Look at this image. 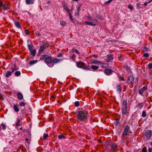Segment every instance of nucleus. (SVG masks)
<instances>
[{"instance_id": "f257e3e1", "label": "nucleus", "mask_w": 152, "mask_h": 152, "mask_svg": "<svg viewBox=\"0 0 152 152\" xmlns=\"http://www.w3.org/2000/svg\"><path fill=\"white\" fill-rule=\"evenodd\" d=\"M88 112L84 110H79L77 112V118L78 120L81 121H86L87 119Z\"/></svg>"}, {"instance_id": "f03ea898", "label": "nucleus", "mask_w": 152, "mask_h": 152, "mask_svg": "<svg viewBox=\"0 0 152 152\" xmlns=\"http://www.w3.org/2000/svg\"><path fill=\"white\" fill-rule=\"evenodd\" d=\"M117 147L118 145L116 143L112 142L108 145L106 148L112 152H115L116 151Z\"/></svg>"}, {"instance_id": "7ed1b4c3", "label": "nucleus", "mask_w": 152, "mask_h": 152, "mask_svg": "<svg viewBox=\"0 0 152 152\" xmlns=\"http://www.w3.org/2000/svg\"><path fill=\"white\" fill-rule=\"evenodd\" d=\"M139 94L142 96H145L147 97L148 95L147 86H144L140 89L139 91Z\"/></svg>"}, {"instance_id": "20e7f679", "label": "nucleus", "mask_w": 152, "mask_h": 152, "mask_svg": "<svg viewBox=\"0 0 152 152\" xmlns=\"http://www.w3.org/2000/svg\"><path fill=\"white\" fill-rule=\"evenodd\" d=\"M53 57L51 56H47L45 59V61L47 65L50 67H51L53 66L52 63Z\"/></svg>"}, {"instance_id": "39448f33", "label": "nucleus", "mask_w": 152, "mask_h": 152, "mask_svg": "<svg viewBox=\"0 0 152 152\" xmlns=\"http://www.w3.org/2000/svg\"><path fill=\"white\" fill-rule=\"evenodd\" d=\"M132 133L131 131L130 130L129 126L128 125H126L124 130V132L122 134L123 137L125 138L127 135H129V133Z\"/></svg>"}, {"instance_id": "423d86ee", "label": "nucleus", "mask_w": 152, "mask_h": 152, "mask_svg": "<svg viewBox=\"0 0 152 152\" xmlns=\"http://www.w3.org/2000/svg\"><path fill=\"white\" fill-rule=\"evenodd\" d=\"M76 64L77 67L79 68H83L85 69H89L88 67L85 66V64L81 61L77 62Z\"/></svg>"}, {"instance_id": "0eeeda50", "label": "nucleus", "mask_w": 152, "mask_h": 152, "mask_svg": "<svg viewBox=\"0 0 152 152\" xmlns=\"http://www.w3.org/2000/svg\"><path fill=\"white\" fill-rule=\"evenodd\" d=\"M152 135V132L150 130H147L145 133V136L147 140H149L151 138Z\"/></svg>"}, {"instance_id": "6e6552de", "label": "nucleus", "mask_w": 152, "mask_h": 152, "mask_svg": "<svg viewBox=\"0 0 152 152\" xmlns=\"http://www.w3.org/2000/svg\"><path fill=\"white\" fill-rule=\"evenodd\" d=\"M113 72V71L110 68H106L104 71V73L107 75H111Z\"/></svg>"}, {"instance_id": "1a4fd4ad", "label": "nucleus", "mask_w": 152, "mask_h": 152, "mask_svg": "<svg viewBox=\"0 0 152 152\" xmlns=\"http://www.w3.org/2000/svg\"><path fill=\"white\" fill-rule=\"evenodd\" d=\"M11 67L10 71H11L12 73L14 72L15 71L18 70V68H17L16 64L15 63H12L11 64Z\"/></svg>"}, {"instance_id": "9d476101", "label": "nucleus", "mask_w": 152, "mask_h": 152, "mask_svg": "<svg viewBox=\"0 0 152 152\" xmlns=\"http://www.w3.org/2000/svg\"><path fill=\"white\" fill-rule=\"evenodd\" d=\"M134 78L133 76L130 75L128 78L126 83L128 85H129L130 83L134 80Z\"/></svg>"}, {"instance_id": "9b49d317", "label": "nucleus", "mask_w": 152, "mask_h": 152, "mask_svg": "<svg viewBox=\"0 0 152 152\" xmlns=\"http://www.w3.org/2000/svg\"><path fill=\"white\" fill-rule=\"evenodd\" d=\"M145 104V102H141L138 103L135 106V108L138 109L141 108Z\"/></svg>"}, {"instance_id": "f8f14e48", "label": "nucleus", "mask_w": 152, "mask_h": 152, "mask_svg": "<svg viewBox=\"0 0 152 152\" xmlns=\"http://www.w3.org/2000/svg\"><path fill=\"white\" fill-rule=\"evenodd\" d=\"M62 61V59H58L56 58H53V62L52 63H53V66L54 64L57 63Z\"/></svg>"}, {"instance_id": "ddd939ff", "label": "nucleus", "mask_w": 152, "mask_h": 152, "mask_svg": "<svg viewBox=\"0 0 152 152\" xmlns=\"http://www.w3.org/2000/svg\"><path fill=\"white\" fill-rule=\"evenodd\" d=\"M107 57L108 58L107 62H109L111 60H112L113 58V56L110 54H108L107 56Z\"/></svg>"}, {"instance_id": "4468645a", "label": "nucleus", "mask_w": 152, "mask_h": 152, "mask_svg": "<svg viewBox=\"0 0 152 152\" xmlns=\"http://www.w3.org/2000/svg\"><path fill=\"white\" fill-rule=\"evenodd\" d=\"M123 114H125L127 112V107H122L121 109Z\"/></svg>"}, {"instance_id": "2eb2a0df", "label": "nucleus", "mask_w": 152, "mask_h": 152, "mask_svg": "<svg viewBox=\"0 0 152 152\" xmlns=\"http://www.w3.org/2000/svg\"><path fill=\"white\" fill-rule=\"evenodd\" d=\"M42 43V46L45 48V49L48 48L49 46V44L46 41L43 42Z\"/></svg>"}, {"instance_id": "dca6fc26", "label": "nucleus", "mask_w": 152, "mask_h": 152, "mask_svg": "<svg viewBox=\"0 0 152 152\" xmlns=\"http://www.w3.org/2000/svg\"><path fill=\"white\" fill-rule=\"evenodd\" d=\"M17 96L18 99L20 100L22 99L23 98V96L21 93H18L17 94Z\"/></svg>"}, {"instance_id": "f3484780", "label": "nucleus", "mask_w": 152, "mask_h": 152, "mask_svg": "<svg viewBox=\"0 0 152 152\" xmlns=\"http://www.w3.org/2000/svg\"><path fill=\"white\" fill-rule=\"evenodd\" d=\"M30 51L31 54L33 56H35L36 54V50L35 49L32 50Z\"/></svg>"}, {"instance_id": "a211bd4d", "label": "nucleus", "mask_w": 152, "mask_h": 152, "mask_svg": "<svg viewBox=\"0 0 152 152\" xmlns=\"http://www.w3.org/2000/svg\"><path fill=\"white\" fill-rule=\"evenodd\" d=\"M117 91L119 93H121V87L120 85L118 84L116 86Z\"/></svg>"}, {"instance_id": "6ab92c4d", "label": "nucleus", "mask_w": 152, "mask_h": 152, "mask_svg": "<svg viewBox=\"0 0 152 152\" xmlns=\"http://www.w3.org/2000/svg\"><path fill=\"white\" fill-rule=\"evenodd\" d=\"M34 1V0H26V2L27 4H33Z\"/></svg>"}, {"instance_id": "aec40b11", "label": "nucleus", "mask_w": 152, "mask_h": 152, "mask_svg": "<svg viewBox=\"0 0 152 152\" xmlns=\"http://www.w3.org/2000/svg\"><path fill=\"white\" fill-rule=\"evenodd\" d=\"M12 73V72L11 71H7L5 75V77H9L11 75Z\"/></svg>"}, {"instance_id": "412c9836", "label": "nucleus", "mask_w": 152, "mask_h": 152, "mask_svg": "<svg viewBox=\"0 0 152 152\" xmlns=\"http://www.w3.org/2000/svg\"><path fill=\"white\" fill-rule=\"evenodd\" d=\"M3 6V9L4 10H8L10 9V7L7 4H4Z\"/></svg>"}, {"instance_id": "4be33fe9", "label": "nucleus", "mask_w": 152, "mask_h": 152, "mask_svg": "<svg viewBox=\"0 0 152 152\" xmlns=\"http://www.w3.org/2000/svg\"><path fill=\"white\" fill-rule=\"evenodd\" d=\"M15 26L19 28H21V26L20 23L19 22H15Z\"/></svg>"}, {"instance_id": "5701e85b", "label": "nucleus", "mask_w": 152, "mask_h": 152, "mask_svg": "<svg viewBox=\"0 0 152 152\" xmlns=\"http://www.w3.org/2000/svg\"><path fill=\"white\" fill-rule=\"evenodd\" d=\"M85 23L87 25H89L91 26H96V24H95L93 23H91L90 22H88V21H86L85 22Z\"/></svg>"}, {"instance_id": "b1692460", "label": "nucleus", "mask_w": 152, "mask_h": 152, "mask_svg": "<svg viewBox=\"0 0 152 152\" xmlns=\"http://www.w3.org/2000/svg\"><path fill=\"white\" fill-rule=\"evenodd\" d=\"M14 109L16 112H18L19 111V109L17 105L15 104L14 105Z\"/></svg>"}, {"instance_id": "393cba45", "label": "nucleus", "mask_w": 152, "mask_h": 152, "mask_svg": "<svg viewBox=\"0 0 152 152\" xmlns=\"http://www.w3.org/2000/svg\"><path fill=\"white\" fill-rule=\"evenodd\" d=\"M127 100L124 99L122 102V107H127Z\"/></svg>"}, {"instance_id": "a878e982", "label": "nucleus", "mask_w": 152, "mask_h": 152, "mask_svg": "<svg viewBox=\"0 0 152 152\" xmlns=\"http://www.w3.org/2000/svg\"><path fill=\"white\" fill-rule=\"evenodd\" d=\"M47 56V55L46 54L43 55L41 56L40 58V60H43L44 59H45L46 58Z\"/></svg>"}, {"instance_id": "bb28decb", "label": "nucleus", "mask_w": 152, "mask_h": 152, "mask_svg": "<svg viewBox=\"0 0 152 152\" xmlns=\"http://www.w3.org/2000/svg\"><path fill=\"white\" fill-rule=\"evenodd\" d=\"M37 60H34L33 61H29V64L30 65H32L37 63Z\"/></svg>"}, {"instance_id": "cd10ccee", "label": "nucleus", "mask_w": 152, "mask_h": 152, "mask_svg": "<svg viewBox=\"0 0 152 152\" xmlns=\"http://www.w3.org/2000/svg\"><path fill=\"white\" fill-rule=\"evenodd\" d=\"M99 68L98 66L96 65H92L91 66V69L94 70L97 69Z\"/></svg>"}, {"instance_id": "c85d7f7f", "label": "nucleus", "mask_w": 152, "mask_h": 152, "mask_svg": "<svg viewBox=\"0 0 152 152\" xmlns=\"http://www.w3.org/2000/svg\"><path fill=\"white\" fill-rule=\"evenodd\" d=\"M45 48L42 46L40 47L39 50V53H42L44 50Z\"/></svg>"}, {"instance_id": "c756f323", "label": "nucleus", "mask_w": 152, "mask_h": 152, "mask_svg": "<svg viewBox=\"0 0 152 152\" xmlns=\"http://www.w3.org/2000/svg\"><path fill=\"white\" fill-rule=\"evenodd\" d=\"M91 62L94 64H100V61L92 60H91Z\"/></svg>"}, {"instance_id": "7c9ffc66", "label": "nucleus", "mask_w": 152, "mask_h": 152, "mask_svg": "<svg viewBox=\"0 0 152 152\" xmlns=\"http://www.w3.org/2000/svg\"><path fill=\"white\" fill-rule=\"evenodd\" d=\"M81 7V5H79L77 9V15H78V16H79V12L81 10L80 8Z\"/></svg>"}, {"instance_id": "2f4dec72", "label": "nucleus", "mask_w": 152, "mask_h": 152, "mask_svg": "<svg viewBox=\"0 0 152 152\" xmlns=\"http://www.w3.org/2000/svg\"><path fill=\"white\" fill-rule=\"evenodd\" d=\"M20 74L21 73L19 71H17L15 73V76L17 77L19 76L20 75Z\"/></svg>"}, {"instance_id": "473e14b6", "label": "nucleus", "mask_w": 152, "mask_h": 152, "mask_svg": "<svg viewBox=\"0 0 152 152\" xmlns=\"http://www.w3.org/2000/svg\"><path fill=\"white\" fill-rule=\"evenodd\" d=\"M109 66L108 64L107 63L103 64L102 65V67H107Z\"/></svg>"}, {"instance_id": "72a5a7b5", "label": "nucleus", "mask_w": 152, "mask_h": 152, "mask_svg": "<svg viewBox=\"0 0 152 152\" xmlns=\"http://www.w3.org/2000/svg\"><path fill=\"white\" fill-rule=\"evenodd\" d=\"M146 116V114L145 111H143L142 112V117H145Z\"/></svg>"}, {"instance_id": "f704fd0d", "label": "nucleus", "mask_w": 152, "mask_h": 152, "mask_svg": "<svg viewBox=\"0 0 152 152\" xmlns=\"http://www.w3.org/2000/svg\"><path fill=\"white\" fill-rule=\"evenodd\" d=\"M20 119H17V121L16 124V126L18 127L20 125Z\"/></svg>"}, {"instance_id": "c9c22d12", "label": "nucleus", "mask_w": 152, "mask_h": 152, "mask_svg": "<svg viewBox=\"0 0 152 152\" xmlns=\"http://www.w3.org/2000/svg\"><path fill=\"white\" fill-rule=\"evenodd\" d=\"M33 45L32 44H28V49L29 50H31V49L33 48Z\"/></svg>"}, {"instance_id": "e433bc0d", "label": "nucleus", "mask_w": 152, "mask_h": 152, "mask_svg": "<svg viewBox=\"0 0 152 152\" xmlns=\"http://www.w3.org/2000/svg\"><path fill=\"white\" fill-rule=\"evenodd\" d=\"M66 23L64 21H61L60 22V25L61 26H64L66 25Z\"/></svg>"}, {"instance_id": "4c0bfd02", "label": "nucleus", "mask_w": 152, "mask_h": 152, "mask_svg": "<svg viewBox=\"0 0 152 152\" xmlns=\"http://www.w3.org/2000/svg\"><path fill=\"white\" fill-rule=\"evenodd\" d=\"M74 104L75 107H77L80 105V102L78 101H76L75 102Z\"/></svg>"}, {"instance_id": "58836bf2", "label": "nucleus", "mask_w": 152, "mask_h": 152, "mask_svg": "<svg viewBox=\"0 0 152 152\" xmlns=\"http://www.w3.org/2000/svg\"><path fill=\"white\" fill-rule=\"evenodd\" d=\"M58 138L59 139H61L62 138H65V136L63 134H61L60 135H59L58 136Z\"/></svg>"}, {"instance_id": "ea45409f", "label": "nucleus", "mask_w": 152, "mask_h": 152, "mask_svg": "<svg viewBox=\"0 0 152 152\" xmlns=\"http://www.w3.org/2000/svg\"><path fill=\"white\" fill-rule=\"evenodd\" d=\"M48 137V134H44L43 135V139L44 140H46Z\"/></svg>"}, {"instance_id": "a19ab883", "label": "nucleus", "mask_w": 152, "mask_h": 152, "mask_svg": "<svg viewBox=\"0 0 152 152\" xmlns=\"http://www.w3.org/2000/svg\"><path fill=\"white\" fill-rule=\"evenodd\" d=\"M26 104L25 102H22L20 103L19 105L20 106H24Z\"/></svg>"}, {"instance_id": "79ce46f5", "label": "nucleus", "mask_w": 152, "mask_h": 152, "mask_svg": "<svg viewBox=\"0 0 152 152\" xmlns=\"http://www.w3.org/2000/svg\"><path fill=\"white\" fill-rule=\"evenodd\" d=\"M142 152H147V148L146 147H144L142 150Z\"/></svg>"}, {"instance_id": "37998d69", "label": "nucleus", "mask_w": 152, "mask_h": 152, "mask_svg": "<svg viewBox=\"0 0 152 152\" xmlns=\"http://www.w3.org/2000/svg\"><path fill=\"white\" fill-rule=\"evenodd\" d=\"M64 9L66 10L68 12H69L70 10L69 9L68 7L67 6L64 8Z\"/></svg>"}, {"instance_id": "c03bdc74", "label": "nucleus", "mask_w": 152, "mask_h": 152, "mask_svg": "<svg viewBox=\"0 0 152 152\" xmlns=\"http://www.w3.org/2000/svg\"><path fill=\"white\" fill-rule=\"evenodd\" d=\"M118 78L119 80H121L122 81H124L125 80L124 77L122 76H120V75H118Z\"/></svg>"}, {"instance_id": "a18cd8bd", "label": "nucleus", "mask_w": 152, "mask_h": 152, "mask_svg": "<svg viewBox=\"0 0 152 152\" xmlns=\"http://www.w3.org/2000/svg\"><path fill=\"white\" fill-rule=\"evenodd\" d=\"M143 57L145 58H148L149 57V55L148 53H145L143 54Z\"/></svg>"}, {"instance_id": "49530a36", "label": "nucleus", "mask_w": 152, "mask_h": 152, "mask_svg": "<svg viewBox=\"0 0 152 152\" xmlns=\"http://www.w3.org/2000/svg\"><path fill=\"white\" fill-rule=\"evenodd\" d=\"M1 126L2 127L3 129H6V125L5 124H4L2 123L1 124Z\"/></svg>"}, {"instance_id": "de8ad7c7", "label": "nucleus", "mask_w": 152, "mask_h": 152, "mask_svg": "<svg viewBox=\"0 0 152 152\" xmlns=\"http://www.w3.org/2000/svg\"><path fill=\"white\" fill-rule=\"evenodd\" d=\"M128 8H129V9H130L131 10H132L133 9V7L131 5H130V4L129 5H128Z\"/></svg>"}, {"instance_id": "09e8293b", "label": "nucleus", "mask_w": 152, "mask_h": 152, "mask_svg": "<svg viewBox=\"0 0 152 152\" xmlns=\"http://www.w3.org/2000/svg\"><path fill=\"white\" fill-rule=\"evenodd\" d=\"M136 8L138 10L141 8V7H140V5L139 4L137 3L136 4Z\"/></svg>"}, {"instance_id": "8fccbe9b", "label": "nucleus", "mask_w": 152, "mask_h": 152, "mask_svg": "<svg viewBox=\"0 0 152 152\" xmlns=\"http://www.w3.org/2000/svg\"><path fill=\"white\" fill-rule=\"evenodd\" d=\"M112 0H109L108 1H107L106 2H105L104 3V4L105 5H106V4H109V3H110L112 1Z\"/></svg>"}, {"instance_id": "3c124183", "label": "nucleus", "mask_w": 152, "mask_h": 152, "mask_svg": "<svg viewBox=\"0 0 152 152\" xmlns=\"http://www.w3.org/2000/svg\"><path fill=\"white\" fill-rule=\"evenodd\" d=\"M62 3L63 7V8L67 6L66 5L65 2L64 1H63Z\"/></svg>"}, {"instance_id": "603ef678", "label": "nucleus", "mask_w": 152, "mask_h": 152, "mask_svg": "<svg viewBox=\"0 0 152 152\" xmlns=\"http://www.w3.org/2000/svg\"><path fill=\"white\" fill-rule=\"evenodd\" d=\"M69 17L70 19V20L72 21L73 20V19L72 18V16L71 15V13L69 12Z\"/></svg>"}, {"instance_id": "864d4df0", "label": "nucleus", "mask_w": 152, "mask_h": 152, "mask_svg": "<svg viewBox=\"0 0 152 152\" xmlns=\"http://www.w3.org/2000/svg\"><path fill=\"white\" fill-rule=\"evenodd\" d=\"M29 31L27 29L25 31V33L26 35L29 34Z\"/></svg>"}, {"instance_id": "5fc2aeb1", "label": "nucleus", "mask_w": 152, "mask_h": 152, "mask_svg": "<svg viewBox=\"0 0 152 152\" xmlns=\"http://www.w3.org/2000/svg\"><path fill=\"white\" fill-rule=\"evenodd\" d=\"M148 50V48H147L145 47H144L143 48V50L144 51H147Z\"/></svg>"}, {"instance_id": "6e6d98bb", "label": "nucleus", "mask_w": 152, "mask_h": 152, "mask_svg": "<svg viewBox=\"0 0 152 152\" xmlns=\"http://www.w3.org/2000/svg\"><path fill=\"white\" fill-rule=\"evenodd\" d=\"M75 52L77 54H79L80 52L77 49H75L74 50Z\"/></svg>"}, {"instance_id": "4d7b16f0", "label": "nucleus", "mask_w": 152, "mask_h": 152, "mask_svg": "<svg viewBox=\"0 0 152 152\" xmlns=\"http://www.w3.org/2000/svg\"><path fill=\"white\" fill-rule=\"evenodd\" d=\"M148 67L149 69H152V63L149 64L148 65Z\"/></svg>"}, {"instance_id": "13d9d810", "label": "nucleus", "mask_w": 152, "mask_h": 152, "mask_svg": "<svg viewBox=\"0 0 152 152\" xmlns=\"http://www.w3.org/2000/svg\"><path fill=\"white\" fill-rule=\"evenodd\" d=\"M116 125H117L119 123V120L118 119H116L115 120Z\"/></svg>"}, {"instance_id": "bf43d9fd", "label": "nucleus", "mask_w": 152, "mask_h": 152, "mask_svg": "<svg viewBox=\"0 0 152 152\" xmlns=\"http://www.w3.org/2000/svg\"><path fill=\"white\" fill-rule=\"evenodd\" d=\"M0 99L1 100L4 99L3 96L1 94H0Z\"/></svg>"}, {"instance_id": "052dcab7", "label": "nucleus", "mask_w": 152, "mask_h": 152, "mask_svg": "<svg viewBox=\"0 0 152 152\" xmlns=\"http://www.w3.org/2000/svg\"><path fill=\"white\" fill-rule=\"evenodd\" d=\"M97 17L99 19H102V17L100 15H98V16H97Z\"/></svg>"}, {"instance_id": "680f3d73", "label": "nucleus", "mask_w": 152, "mask_h": 152, "mask_svg": "<svg viewBox=\"0 0 152 152\" xmlns=\"http://www.w3.org/2000/svg\"><path fill=\"white\" fill-rule=\"evenodd\" d=\"M92 56L95 58H97L98 57V56L97 55H95V54H94V55H92Z\"/></svg>"}, {"instance_id": "e2e57ef3", "label": "nucleus", "mask_w": 152, "mask_h": 152, "mask_svg": "<svg viewBox=\"0 0 152 152\" xmlns=\"http://www.w3.org/2000/svg\"><path fill=\"white\" fill-rule=\"evenodd\" d=\"M152 148H149L148 149V152H151L152 151Z\"/></svg>"}, {"instance_id": "0e129e2a", "label": "nucleus", "mask_w": 152, "mask_h": 152, "mask_svg": "<svg viewBox=\"0 0 152 152\" xmlns=\"http://www.w3.org/2000/svg\"><path fill=\"white\" fill-rule=\"evenodd\" d=\"M2 6H3V3L1 1H0V7Z\"/></svg>"}, {"instance_id": "69168bd1", "label": "nucleus", "mask_w": 152, "mask_h": 152, "mask_svg": "<svg viewBox=\"0 0 152 152\" xmlns=\"http://www.w3.org/2000/svg\"><path fill=\"white\" fill-rule=\"evenodd\" d=\"M28 138H26L25 139V141L26 142H28Z\"/></svg>"}, {"instance_id": "338daca9", "label": "nucleus", "mask_w": 152, "mask_h": 152, "mask_svg": "<svg viewBox=\"0 0 152 152\" xmlns=\"http://www.w3.org/2000/svg\"><path fill=\"white\" fill-rule=\"evenodd\" d=\"M148 3L147 2H145L144 4V5L145 6H146L148 4Z\"/></svg>"}, {"instance_id": "774afa93", "label": "nucleus", "mask_w": 152, "mask_h": 152, "mask_svg": "<svg viewBox=\"0 0 152 152\" xmlns=\"http://www.w3.org/2000/svg\"><path fill=\"white\" fill-rule=\"evenodd\" d=\"M93 21H94L95 22H97V20L96 19H94L93 20Z\"/></svg>"}]
</instances>
